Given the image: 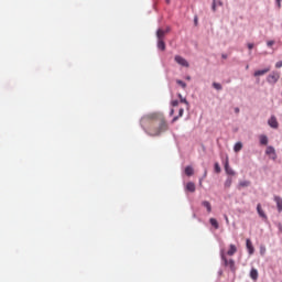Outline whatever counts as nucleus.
<instances>
[{"mask_svg": "<svg viewBox=\"0 0 282 282\" xmlns=\"http://www.w3.org/2000/svg\"><path fill=\"white\" fill-rule=\"evenodd\" d=\"M165 36H166V32H164V30H162V29H158V31H156V39H158L156 47H158V50H161V52H164V50H166V43H164Z\"/></svg>", "mask_w": 282, "mask_h": 282, "instance_id": "obj_1", "label": "nucleus"}, {"mask_svg": "<svg viewBox=\"0 0 282 282\" xmlns=\"http://www.w3.org/2000/svg\"><path fill=\"white\" fill-rule=\"evenodd\" d=\"M166 129H169V124H166V121L161 119L159 122V127L153 129L151 131L150 135H162V133H164V131H166Z\"/></svg>", "mask_w": 282, "mask_h": 282, "instance_id": "obj_2", "label": "nucleus"}, {"mask_svg": "<svg viewBox=\"0 0 282 282\" xmlns=\"http://www.w3.org/2000/svg\"><path fill=\"white\" fill-rule=\"evenodd\" d=\"M220 259L224 261L225 265L229 267L231 272H236L237 268L235 267V260L226 258V254L224 253V249L220 250Z\"/></svg>", "mask_w": 282, "mask_h": 282, "instance_id": "obj_3", "label": "nucleus"}, {"mask_svg": "<svg viewBox=\"0 0 282 282\" xmlns=\"http://www.w3.org/2000/svg\"><path fill=\"white\" fill-rule=\"evenodd\" d=\"M279 78H281V74L276 70H272L271 74L267 76V83L269 85H276V83H279Z\"/></svg>", "mask_w": 282, "mask_h": 282, "instance_id": "obj_4", "label": "nucleus"}, {"mask_svg": "<svg viewBox=\"0 0 282 282\" xmlns=\"http://www.w3.org/2000/svg\"><path fill=\"white\" fill-rule=\"evenodd\" d=\"M174 61L175 63H177V65H181V67H191L188 61L184 58L182 55H175Z\"/></svg>", "mask_w": 282, "mask_h": 282, "instance_id": "obj_5", "label": "nucleus"}, {"mask_svg": "<svg viewBox=\"0 0 282 282\" xmlns=\"http://www.w3.org/2000/svg\"><path fill=\"white\" fill-rule=\"evenodd\" d=\"M268 124L269 127H271V129H279V121L276 120L275 116H271L268 119Z\"/></svg>", "mask_w": 282, "mask_h": 282, "instance_id": "obj_6", "label": "nucleus"}, {"mask_svg": "<svg viewBox=\"0 0 282 282\" xmlns=\"http://www.w3.org/2000/svg\"><path fill=\"white\" fill-rule=\"evenodd\" d=\"M265 154L270 155L271 160H276V150L274 149V147H267Z\"/></svg>", "mask_w": 282, "mask_h": 282, "instance_id": "obj_7", "label": "nucleus"}, {"mask_svg": "<svg viewBox=\"0 0 282 282\" xmlns=\"http://www.w3.org/2000/svg\"><path fill=\"white\" fill-rule=\"evenodd\" d=\"M225 172L227 173V175H236L235 170H232V167H230L228 156H226V160H225Z\"/></svg>", "mask_w": 282, "mask_h": 282, "instance_id": "obj_8", "label": "nucleus"}, {"mask_svg": "<svg viewBox=\"0 0 282 282\" xmlns=\"http://www.w3.org/2000/svg\"><path fill=\"white\" fill-rule=\"evenodd\" d=\"M257 213L259 217H261V219H263L264 221H268V215H265V212H263V208H261L260 203L257 205Z\"/></svg>", "mask_w": 282, "mask_h": 282, "instance_id": "obj_9", "label": "nucleus"}, {"mask_svg": "<svg viewBox=\"0 0 282 282\" xmlns=\"http://www.w3.org/2000/svg\"><path fill=\"white\" fill-rule=\"evenodd\" d=\"M268 72H270V66L263 68V69H259V70H256L253 73V76L257 78L259 76H265V74H268Z\"/></svg>", "mask_w": 282, "mask_h": 282, "instance_id": "obj_10", "label": "nucleus"}, {"mask_svg": "<svg viewBox=\"0 0 282 282\" xmlns=\"http://www.w3.org/2000/svg\"><path fill=\"white\" fill-rule=\"evenodd\" d=\"M273 202L276 204L278 213H282V198L281 196H274Z\"/></svg>", "mask_w": 282, "mask_h": 282, "instance_id": "obj_11", "label": "nucleus"}, {"mask_svg": "<svg viewBox=\"0 0 282 282\" xmlns=\"http://www.w3.org/2000/svg\"><path fill=\"white\" fill-rule=\"evenodd\" d=\"M246 248L249 254H254V246H252V240L250 239L246 240Z\"/></svg>", "mask_w": 282, "mask_h": 282, "instance_id": "obj_12", "label": "nucleus"}, {"mask_svg": "<svg viewBox=\"0 0 282 282\" xmlns=\"http://www.w3.org/2000/svg\"><path fill=\"white\" fill-rule=\"evenodd\" d=\"M259 141H260V144H261L262 147H268V142H269L268 135H265V134H260V135H259Z\"/></svg>", "mask_w": 282, "mask_h": 282, "instance_id": "obj_13", "label": "nucleus"}, {"mask_svg": "<svg viewBox=\"0 0 282 282\" xmlns=\"http://www.w3.org/2000/svg\"><path fill=\"white\" fill-rule=\"evenodd\" d=\"M202 206H204V208H206L207 213H213V206L210 205V202L203 200Z\"/></svg>", "mask_w": 282, "mask_h": 282, "instance_id": "obj_14", "label": "nucleus"}, {"mask_svg": "<svg viewBox=\"0 0 282 282\" xmlns=\"http://www.w3.org/2000/svg\"><path fill=\"white\" fill-rule=\"evenodd\" d=\"M236 252H237V246L229 245V250L227 251L228 257H234Z\"/></svg>", "mask_w": 282, "mask_h": 282, "instance_id": "obj_15", "label": "nucleus"}, {"mask_svg": "<svg viewBox=\"0 0 282 282\" xmlns=\"http://www.w3.org/2000/svg\"><path fill=\"white\" fill-rule=\"evenodd\" d=\"M250 279H252V281H257V279H259V271L257 269H251Z\"/></svg>", "mask_w": 282, "mask_h": 282, "instance_id": "obj_16", "label": "nucleus"}, {"mask_svg": "<svg viewBox=\"0 0 282 282\" xmlns=\"http://www.w3.org/2000/svg\"><path fill=\"white\" fill-rule=\"evenodd\" d=\"M250 186V181H240L238 184V191H241V188H248Z\"/></svg>", "mask_w": 282, "mask_h": 282, "instance_id": "obj_17", "label": "nucleus"}, {"mask_svg": "<svg viewBox=\"0 0 282 282\" xmlns=\"http://www.w3.org/2000/svg\"><path fill=\"white\" fill-rule=\"evenodd\" d=\"M195 183H193V182H188L187 184H186V191H188L189 193H195Z\"/></svg>", "mask_w": 282, "mask_h": 282, "instance_id": "obj_18", "label": "nucleus"}, {"mask_svg": "<svg viewBox=\"0 0 282 282\" xmlns=\"http://www.w3.org/2000/svg\"><path fill=\"white\" fill-rule=\"evenodd\" d=\"M209 224L215 228V230H219V223L215 218L209 219Z\"/></svg>", "mask_w": 282, "mask_h": 282, "instance_id": "obj_19", "label": "nucleus"}, {"mask_svg": "<svg viewBox=\"0 0 282 282\" xmlns=\"http://www.w3.org/2000/svg\"><path fill=\"white\" fill-rule=\"evenodd\" d=\"M193 173H195V170H193V166L187 165L185 167V175H187L188 177H191V175H193Z\"/></svg>", "mask_w": 282, "mask_h": 282, "instance_id": "obj_20", "label": "nucleus"}, {"mask_svg": "<svg viewBox=\"0 0 282 282\" xmlns=\"http://www.w3.org/2000/svg\"><path fill=\"white\" fill-rule=\"evenodd\" d=\"M241 149H243V143H241V142H237L234 147L235 153H239V151H241Z\"/></svg>", "mask_w": 282, "mask_h": 282, "instance_id": "obj_21", "label": "nucleus"}, {"mask_svg": "<svg viewBox=\"0 0 282 282\" xmlns=\"http://www.w3.org/2000/svg\"><path fill=\"white\" fill-rule=\"evenodd\" d=\"M212 86L214 87V89H216L217 91H221V89H224V86H221V84L214 82L212 84Z\"/></svg>", "mask_w": 282, "mask_h": 282, "instance_id": "obj_22", "label": "nucleus"}, {"mask_svg": "<svg viewBox=\"0 0 282 282\" xmlns=\"http://www.w3.org/2000/svg\"><path fill=\"white\" fill-rule=\"evenodd\" d=\"M230 186H232V178L231 177H227V180L225 181V187L226 188H230Z\"/></svg>", "mask_w": 282, "mask_h": 282, "instance_id": "obj_23", "label": "nucleus"}, {"mask_svg": "<svg viewBox=\"0 0 282 282\" xmlns=\"http://www.w3.org/2000/svg\"><path fill=\"white\" fill-rule=\"evenodd\" d=\"M177 97L180 98L181 102H184L186 107H189L188 100L182 96V94H178Z\"/></svg>", "mask_w": 282, "mask_h": 282, "instance_id": "obj_24", "label": "nucleus"}, {"mask_svg": "<svg viewBox=\"0 0 282 282\" xmlns=\"http://www.w3.org/2000/svg\"><path fill=\"white\" fill-rule=\"evenodd\" d=\"M176 85H180V87H182V89H186V84L182 79H176Z\"/></svg>", "mask_w": 282, "mask_h": 282, "instance_id": "obj_25", "label": "nucleus"}, {"mask_svg": "<svg viewBox=\"0 0 282 282\" xmlns=\"http://www.w3.org/2000/svg\"><path fill=\"white\" fill-rule=\"evenodd\" d=\"M214 171H215V173H221V166L219 165V163H215L214 164Z\"/></svg>", "mask_w": 282, "mask_h": 282, "instance_id": "obj_26", "label": "nucleus"}, {"mask_svg": "<svg viewBox=\"0 0 282 282\" xmlns=\"http://www.w3.org/2000/svg\"><path fill=\"white\" fill-rule=\"evenodd\" d=\"M213 3H215V6H216L217 8L224 7V1H221V0H213Z\"/></svg>", "mask_w": 282, "mask_h": 282, "instance_id": "obj_27", "label": "nucleus"}, {"mask_svg": "<svg viewBox=\"0 0 282 282\" xmlns=\"http://www.w3.org/2000/svg\"><path fill=\"white\" fill-rule=\"evenodd\" d=\"M275 67H276V69H281V67H282V61L276 62V63H275Z\"/></svg>", "mask_w": 282, "mask_h": 282, "instance_id": "obj_28", "label": "nucleus"}, {"mask_svg": "<svg viewBox=\"0 0 282 282\" xmlns=\"http://www.w3.org/2000/svg\"><path fill=\"white\" fill-rule=\"evenodd\" d=\"M171 105H172V107H177V105H180V101L177 99L172 100Z\"/></svg>", "mask_w": 282, "mask_h": 282, "instance_id": "obj_29", "label": "nucleus"}, {"mask_svg": "<svg viewBox=\"0 0 282 282\" xmlns=\"http://www.w3.org/2000/svg\"><path fill=\"white\" fill-rule=\"evenodd\" d=\"M212 12H217V7L214 2H212Z\"/></svg>", "mask_w": 282, "mask_h": 282, "instance_id": "obj_30", "label": "nucleus"}, {"mask_svg": "<svg viewBox=\"0 0 282 282\" xmlns=\"http://www.w3.org/2000/svg\"><path fill=\"white\" fill-rule=\"evenodd\" d=\"M182 116H184V108H181L178 110V118H182Z\"/></svg>", "mask_w": 282, "mask_h": 282, "instance_id": "obj_31", "label": "nucleus"}, {"mask_svg": "<svg viewBox=\"0 0 282 282\" xmlns=\"http://www.w3.org/2000/svg\"><path fill=\"white\" fill-rule=\"evenodd\" d=\"M267 45H268V47H272V45H274V41H272V40H271V41H268V42H267Z\"/></svg>", "mask_w": 282, "mask_h": 282, "instance_id": "obj_32", "label": "nucleus"}, {"mask_svg": "<svg viewBox=\"0 0 282 282\" xmlns=\"http://www.w3.org/2000/svg\"><path fill=\"white\" fill-rule=\"evenodd\" d=\"M247 47H248V50H253V47H254V44H252V43H249V44L247 45Z\"/></svg>", "mask_w": 282, "mask_h": 282, "instance_id": "obj_33", "label": "nucleus"}, {"mask_svg": "<svg viewBox=\"0 0 282 282\" xmlns=\"http://www.w3.org/2000/svg\"><path fill=\"white\" fill-rule=\"evenodd\" d=\"M177 120H180V116H176L172 119V122H177Z\"/></svg>", "mask_w": 282, "mask_h": 282, "instance_id": "obj_34", "label": "nucleus"}, {"mask_svg": "<svg viewBox=\"0 0 282 282\" xmlns=\"http://www.w3.org/2000/svg\"><path fill=\"white\" fill-rule=\"evenodd\" d=\"M221 58H224V59L226 61V58H228V54L223 53V54H221Z\"/></svg>", "mask_w": 282, "mask_h": 282, "instance_id": "obj_35", "label": "nucleus"}, {"mask_svg": "<svg viewBox=\"0 0 282 282\" xmlns=\"http://www.w3.org/2000/svg\"><path fill=\"white\" fill-rule=\"evenodd\" d=\"M144 120H147V117H143V118L141 119V127H144Z\"/></svg>", "mask_w": 282, "mask_h": 282, "instance_id": "obj_36", "label": "nucleus"}, {"mask_svg": "<svg viewBox=\"0 0 282 282\" xmlns=\"http://www.w3.org/2000/svg\"><path fill=\"white\" fill-rule=\"evenodd\" d=\"M278 8H281V0H275Z\"/></svg>", "mask_w": 282, "mask_h": 282, "instance_id": "obj_37", "label": "nucleus"}, {"mask_svg": "<svg viewBox=\"0 0 282 282\" xmlns=\"http://www.w3.org/2000/svg\"><path fill=\"white\" fill-rule=\"evenodd\" d=\"M224 217H225L226 224H230V221L228 220V216L225 215Z\"/></svg>", "mask_w": 282, "mask_h": 282, "instance_id": "obj_38", "label": "nucleus"}, {"mask_svg": "<svg viewBox=\"0 0 282 282\" xmlns=\"http://www.w3.org/2000/svg\"><path fill=\"white\" fill-rule=\"evenodd\" d=\"M163 32H165V34H167V32H171V28H167L165 31L163 30Z\"/></svg>", "mask_w": 282, "mask_h": 282, "instance_id": "obj_39", "label": "nucleus"}, {"mask_svg": "<svg viewBox=\"0 0 282 282\" xmlns=\"http://www.w3.org/2000/svg\"><path fill=\"white\" fill-rule=\"evenodd\" d=\"M239 111H240V110H239V107H236V108H235V113H239Z\"/></svg>", "mask_w": 282, "mask_h": 282, "instance_id": "obj_40", "label": "nucleus"}, {"mask_svg": "<svg viewBox=\"0 0 282 282\" xmlns=\"http://www.w3.org/2000/svg\"><path fill=\"white\" fill-rule=\"evenodd\" d=\"M174 113H175V110H174V109H171L170 116H173Z\"/></svg>", "mask_w": 282, "mask_h": 282, "instance_id": "obj_41", "label": "nucleus"}, {"mask_svg": "<svg viewBox=\"0 0 282 282\" xmlns=\"http://www.w3.org/2000/svg\"><path fill=\"white\" fill-rule=\"evenodd\" d=\"M185 80H191V75L185 76Z\"/></svg>", "mask_w": 282, "mask_h": 282, "instance_id": "obj_42", "label": "nucleus"}, {"mask_svg": "<svg viewBox=\"0 0 282 282\" xmlns=\"http://www.w3.org/2000/svg\"><path fill=\"white\" fill-rule=\"evenodd\" d=\"M206 175H208V172L205 170L203 178L206 177Z\"/></svg>", "mask_w": 282, "mask_h": 282, "instance_id": "obj_43", "label": "nucleus"}, {"mask_svg": "<svg viewBox=\"0 0 282 282\" xmlns=\"http://www.w3.org/2000/svg\"><path fill=\"white\" fill-rule=\"evenodd\" d=\"M194 23L197 25V17L194 18Z\"/></svg>", "mask_w": 282, "mask_h": 282, "instance_id": "obj_44", "label": "nucleus"}, {"mask_svg": "<svg viewBox=\"0 0 282 282\" xmlns=\"http://www.w3.org/2000/svg\"><path fill=\"white\" fill-rule=\"evenodd\" d=\"M165 1H166L167 4L171 3V0H165Z\"/></svg>", "mask_w": 282, "mask_h": 282, "instance_id": "obj_45", "label": "nucleus"}, {"mask_svg": "<svg viewBox=\"0 0 282 282\" xmlns=\"http://www.w3.org/2000/svg\"><path fill=\"white\" fill-rule=\"evenodd\" d=\"M249 67H250V66H249V65H247V66H246V69H249Z\"/></svg>", "mask_w": 282, "mask_h": 282, "instance_id": "obj_46", "label": "nucleus"}, {"mask_svg": "<svg viewBox=\"0 0 282 282\" xmlns=\"http://www.w3.org/2000/svg\"><path fill=\"white\" fill-rule=\"evenodd\" d=\"M202 180H203V178H199V184H200V185H202Z\"/></svg>", "mask_w": 282, "mask_h": 282, "instance_id": "obj_47", "label": "nucleus"}]
</instances>
